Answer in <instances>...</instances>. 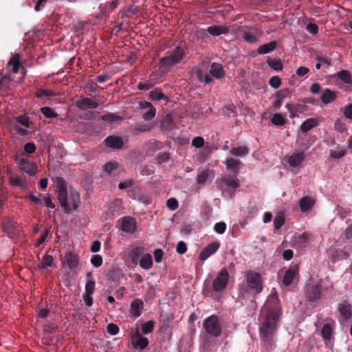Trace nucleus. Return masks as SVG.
Listing matches in <instances>:
<instances>
[{
  "label": "nucleus",
  "instance_id": "11",
  "mask_svg": "<svg viewBox=\"0 0 352 352\" xmlns=\"http://www.w3.org/2000/svg\"><path fill=\"white\" fill-rule=\"evenodd\" d=\"M220 246L217 241L212 242L206 245L199 254V258L201 261L207 259L212 254H214Z\"/></svg>",
  "mask_w": 352,
  "mask_h": 352
},
{
  "label": "nucleus",
  "instance_id": "56",
  "mask_svg": "<svg viewBox=\"0 0 352 352\" xmlns=\"http://www.w3.org/2000/svg\"><path fill=\"white\" fill-rule=\"evenodd\" d=\"M281 80L278 76H274L270 78L269 80L270 85L274 88L277 89L280 85Z\"/></svg>",
  "mask_w": 352,
  "mask_h": 352
},
{
  "label": "nucleus",
  "instance_id": "54",
  "mask_svg": "<svg viewBox=\"0 0 352 352\" xmlns=\"http://www.w3.org/2000/svg\"><path fill=\"white\" fill-rule=\"evenodd\" d=\"M91 263L95 267H100L102 263V257L99 254L93 255L91 258Z\"/></svg>",
  "mask_w": 352,
  "mask_h": 352
},
{
  "label": "nucleus",
  "instance_id": "3",
  "mask_svg": "<svg viewBox=\"0 0 352 352\" xmlns=\"http://www.w3.org/2000/svg\"><path fill=\"white\" fill-rule=\"evenodd\" d=\"M185 50L181 46H177L166 52L165 56L160 59V67L168 72L175 65L182 63L185 57Z\"/></svg>",
  "mask_w": 352,
  "mask_h": 352
},
{
  "label": "nucleus",
  "instance_id": "60",
  "mask_svg": "<svg viewBox=\"0 0 352 352\" xmlns=\"http://www.w3.org/2000/svg\"><path fill=\"white\" fill-rule=\"evenodd\" d=\"M107 332L112 336H115L118 333L119 327L114 323H110L107 325Z\"/></svg>",
  "mask_w": 352,
  "mask_h": 352
},
{
  "label": "nucleus",
  "instance_id": "8",
  "mask_svg": "<svg viewBox=\"0 0 352 352\" xmlns=\"http://www.w3.org/2000/svg\"><path fill=\"white\" fill-rule=\"evenodd\" d=\"M75 105L80 110L85 111L87 109H94L99 107L100 102L98 100L92 99L87 97H81L78 100Z\"/></svg>",
  "mask_w": 352,
  "mask_h": 352
},
{
  "label": "nucleus",
  "instance_id": "28",
  "mask_svg": "<svg viewBox=\"0 0 352 352\" xmlns=\"http://www.w3.org/2000/svg\"><path fill=\"white\" fill-rule=\"evenodd\" d=\"M277 47V42L272 41L270 43L261 45L257 49V53L258 54H265L274 51Z\"/></svg>",
  "mask_w": 352,
  "mask_h": 352
},
{
  "label": "nucleus",
  "instance_id": "36",
  "mask_svg": "<svg viewBox=\"0 0 352 352\" xmlns=\"http://www.w3.org/2000/svg\"><path fill=\"white\" fill-rule=\"evenodd\" d=\"M337 76L338 78L342 80L346 84L352 83V78L349 71L342 70L338 72Z\"/></svg>",
  "mask_w": 352,
  "mask_h": 352
},
{
  "label": "nucleus",
  "instance_id": "64",
  "mask_svg": "<svg viewBox=\"0 0 352 352\" xmlns=\"http://www.w3.org/2000/svg\"><path fill=\"white\" fill-rule=\"evenodd\" d=\"M177 252L183 254L187 251V246L184 241H179L176 247Z\"/></svg>",
  "mask_w": 352,
  "mask_h": 352
},
{
  "label": "nucleus",
  "instance_id": "51",
  "mask_svg": "<svg viewBox=\"0 0 352 352\" xmlns=\"http://www.w3.org/2000/svg\"><path fill=\"white\" fill-rule=\"evenodd\" d=\"M156 114V109L155 107H151L148 111L142 115V118L146 121L151 120L154 118Z\"/></svg>",
  "mask_w": 352,
  "mask_h": 352
},
{
  "label": "nucleus",
  "instance_id": "59",
  "mask_svg": "<svg viewBox=\"0 0 352 352\" xmlns=\"http://www.w3.org/2000/svg\"><path fill=\"white\" fill-rule=\"evenodd\" d=\"M215 232L218 234H223L226 230V224L224 222H218L214 225Z\"/></svg>",
  "mask_w": 352,
  "mask_h": 352
},
{
  "label": "nucleus",
  "instance_id": "12",
  "mask_svg": "<svg viewBox=\"0 0 352 352\" xmlns=\"http://www.w3.org/2000/svg\"><path fill=\"white\" fill-rule=\"evenodd\" d=\"M122 230L126 233H134L136 230V221L131 217H124L122 222Z\"/></svg>",
  "mask_w": 352,
  "mask_h": 352
},
{
  "label": "nucleus",
  "instance_id": "48",
  "mask_svg": "<svg viewBox=\"0 0 352 352\" xmlns=\"http://www.w3.org/2000/svg\"><path fill=\"white\" fill-rule=\"evenodd\" d=\"M11 78L10 76L6 75L0 79V89L6 91L9 89Z\"/></svg>",
  "mask_w": 352,
  "mask_h": 352
},
{
  "label": "nucleus",
  "instance_id": "61",
  "mask_svg": "<svg viewBox=\"0 0 352 352\" xmlns=\"http://www.w3.org/2000/svg\"><path fill=\"white\" fill-rule=\"evenodd\" d=\"M169 158H170V155L168 153H166V152L160 153L157 155V163L162 164V163L167 162L169 160Z\"/></svg>",
  "mask_w": 352,
  "mask_h": 352
},
{
  "label": "nucleus",
  "instance_id": "4",
  "mask_svg": "<svg viewBox=\"0 0 352 352\" xmlns=\"http://www.w3.org/2000/svg\"><path fill=\"white\" fill-rule=\"evenodd\" d=\"M216 184L219 189L223 192L226 188L236 190L240 186V182L236 175H226L221 179H217Z\"/></svg>",
  "mask_w": 352,
  "mask_h": 352
},
{
  "label": "nucleus",
  "instance_id": "22",
  "mask_svg": "<svg viewBox=\"0 0 352 352\" xmlns=\"http://www.w3.org/2000/svg\"><path fill=\"white\" fill-rule=\"evenodd\" d=\"M351 308V305L349 304L347 301H344L342 303L339 304L338 311L343 319L349 320L351 318L352 316Z\"/></svg>",
  "mask_w": 352,
  "mask_h": 352
},
{
  "label": "nucleus",
  "instance_id": "50",
  "mask_svg": "<svg viewBox=\"0 0 352 352\" xmlns=\"http://www.w3.org/2000/svg\"><path fill=\"white\" fill-rule=\"evenodd\" d=\"M155 322L153 320H149L142 325V332L144 334L151 333L154 329Z\"/></svg>",
  "mask_w": 352,
  "mask_h": 352
},
{
  "label": "nucleus",
  "instance_id": "35",
  "mask_svg": "<svg viewBox=\"0 0 352 352\" xmlns=\"http://www.w3.org/2000/svg\"><path fill=\"white\" fill-rule=\"evenodd\" d=\"M230 153L233 155L242 157L246 155L249 153V150L247 146L233 147Z\"/></svg>",
  "mask_w": 352,
  "mask_h": 352
},
{
  "label": "nucleus",
  "instance_id": "42",
  "mask_svg": "<svg viewBox=\"0 0 352 352\" xmlns=\"http://www.w3.org/2000/svg\"><path fill=\"white\" fill-rule=\"evenodd\" d=\"M210 75V74H203L200 69L197 72V77L199 81L204 82L206 84H209L212 80Z\"/></svg>",
  "mask_w": 352,
  "mask_h": 352
},
{
  "label": "nucleus",
  "instance_id": "62",
  "mask_svg": "<svg viewBox=\"0 0 352 352\" xmlns=\"http://www.w3.org/2000/svg\"><path fill=\"white\" fill-rule=\"evenodd\" d=\"M204 144V140L202 137H195L192 140V145L196 148H201Z\"/></svg>",
  "mask_w": 352,
  "mask_h": 352
},
{
  "label": "nucleus",
  "instance_id": "38",
  "mask_svg": "<svg viewBox=\"0 0 352 352\" xmlns=\"http://www.w3.org/2000/svg\"><path fill=\"white\" fill-rule=\"evenodd\" d=\"M285 222V219L283 213H279L277 215H276L274 220V226L275 230H279L284 225Z\"/></svg>",
  "mask_w": 352,
  "mask_h": 352
},
{
  "label": "nucleus",
  "instance_id": "46",
  "mask_svg": "<svg viewBox=\"0 0 352 352\" xmlns=\"http://www.w3.org/2000/svg\"><path fill=\"white\" fill-rule=\"evenodd\" d=\"M267 63L271 68L276 71H280L283 69V64L279 60L269 59Z\"/></svg>",
  "mask_w": 352,
  "mask_h": 352
},
{
  "label": "nucleus",
  "instance_id": "58",
  "mask_svg": "<svg viewBox=\"0 0 352 352\" xmlns=\"http://www.w3.org/2000/svg\"><path fill=\"white\" fill-rule=\"evenodd\" d=\"M36 145L33 142L25 144L23 148L24 151L28 154L34 153L36 151Z\"/></svg>",
  "mask_w": 352,
  "mask_h": 352
},
{
  "label": "nucleus",
  "instance_id": "16",
  "mask_svg": "<svg viewBox=\"0 0 352 352\" xmlns=\"http://www.w3.org/2000/svg\"><path fill=\"white\" fill-rule=\"evenodd\" d=\"M224 164L226 166V168L234 173L235 175L238 174L240 171V165L241 164V162L234 157H228Z\"/></svg>",
  "mask_w": 352,
  "mask_h": 352
},
{
  "label": "nucleus",
  "instance_id": "53",
  "mask_svg": "<svg viewBox=\"0 0 352 352\" xmlns=\"http://www.w3.org/2000/svg\"><path fill=\"white\" fill-rule=\"evenodd\" d=\"M119 164L117 162H109L104 165L103 168L105 172L110 174L113 170H116Z\"/></svg>",
  "mask_w": 352,
  "mask_h": 352
},
{
  "label": "nucleus",
  "instance_id": "41",
  "mask_svg": "<svg viewBox=\"0 0 352 352\" xmlns=\"http://www.w3.org/2000/svg\"><path fill=\"white\" fill-rule=\"evenodd\" d=\"M10 182L13 186L20 187L22 189H25L27 187L25 182L19 177H11Z\"/></svg>",
  "mask_w": 352,
  "mask_h": 352
},
{
  "label": "nucleus",
  "instance_id": "43",
  "mask_svg": "<svg viewBox=\"0 0 352 352\" xmlns=\"http://www.w3.org/2000/svg\"><path fill=\"white\" fill-rule=\"evenodd\" d=\"M321 334L324 339L330 340L332 334V329L329 324H325L322 328Z\"/></svg>",
  "mask_w": 352,
  "mask_h": 352
},
{
  "label": "nucleus",
  "instance_id": "31",
  "mask_svg": "<svg viewBox=\"0 0 352 352\" xmlns=\"http://www.w3.org/2000/svg\"><path fill=\"white\" fill-rule=\"evenodd\" d=\"M140 266L144 270H149L153 266V258L149 253H146L138 262Z\"/></svg>",
  "mask_w": 352,
  "mask_h": 352
},
{
  "label": "nucleus",
  "instance_id": "21",
  "mask_svg": "<svg viewBox=\"0 0 352 352\" xmlns=\"http://www.w3.org/2000/svg\"><path fill=\"white\" fill-rule=\"evenodd\" d=\"M229 274L226 269H222L216 278L214 280L212 286H227Z\"/></svg>",
  "mask_w": 352,
  "mask_h": 352
},
{
  "label": "nucleus",
  "instance_id": "40",
  "mask_svg": "<svg viewBox=\"0 0 352 352\" xmlns=\"http://www.w3.org/2000/svg\"><path fill=\"white\" fill-rule=\"evenodd\" d=\"M56 94L52 91L43 89H38L35 92V96L38 98H43L44 97L54 96Z\"/></svg>",
  "mask_w": 352,
  "mask_h": 352
},
{
  "label": "nucleus",
  "instance_id": "33",
  "mask_svg": "<svg viewBox=\"0 0 352 352\" xmlns=\"http://www.w3.org/2000/svg\"><path fill=\"white\" fill-rule=\"evenodd\" d=\"M95 287H85L86 292L82 296V299L85 302V305L90 307L93 305V298L91 295L94 292Z\"/></svg>",
  "mask_w": 352,
  "mask_h": 352
},
{
  "label": "nucleus",
  "instance_id": "10",
  "mask_svg": "<svg viewBox=\"0 0 352 352\" xmlns=\"http://www.w3.org/2000/svg\"><path fill=\"white\" fill-rule=\"evenodd\" d=\"M132 344L134 348L144 349L148 344V340L140 334L139 328L137 327L136 331L131 338Z\"/></svg>",
  "mask_w": 352,
  "mask_h": 352
},
{
  "label": "nucleus",
  "instance_id": "7",
  "mask_svg": "<svg viewBox=\"0 0 352 352\" xmlns=\"http://www.w3.org/2000/svg\"><path fill=\"white\" fill-rule=\"evenodd\" d=\"M19 166L23 172L31 176L36 174L38 168L37 165L31 161L29 157H21L19 160Z\"/></svg>",
  "mask_w": 352,
  "mask_h": 352
},
{
  "label": "nucleus",
  "instance_id": "52",
  "mask_svg": "<svg viewBox=\"0 0 352 352\" xmlns=\"http://www.w3.org/2000/svg\"><path fill=\"white\" fill-rule=\"evenodd\" d=\"M316 59L326 68H329L332 65L331 60L324 56H317Z\"/></svg>",
  "mask_w": 352,
  "mask_h": 352
},
{
  "label": "nucleus",
  "instance_id": "57",
  "mask_svg": "<svg viewBox=\"0 0 352 352\" xmlns=\"http://www.w3.org/2000/svg\"><path fill=\"white\" fill-rule=\"evenodd\" d=\"M178 201L175 198H170L166 201V206L171 210H175L178 208Z\"/></svg>",
  "mask_w": 352,
  "mask_h": 352
},
{
  "label": "nucleus",
  "instance_id": "26",
  "mask_svg": "<svg viewBox=\"0 0 352 352\" xmlns=\"http://www.w3.org/2000/svg\"><path fill=\"white\" fill-rule=\"evenodd\" d=\"M306 297L309 301H316L320 298L321 291L320 287H306Z\"/></svg>",
  "mask_w": 352,
  "mask_h": 352
},
{
  "label": "nucleus",
  "instance_id": "30",
  "mask_svg": "<svg viewBox=\"0 0 352 352\" xmlns=\"http://www.w3.org/2000/svg\"><path fill=\"white\" fill-rule=\"evenodd\" d=\"M224 287H204L203 294L206 296H210L214 299H219L218 293L221 292Z\"/></svg>",
  "mask_w": 352,
  "mask_h": 352
},
{
  "label": "nucleus",
  "instance_id": "15",
  "mask_svg": "<svg viewBox=\"0 0 352 352\" xmlns=\"http://www.w3.org/2000/svg\"><path fill=\"white\" fill-rule=\"evenodd\" d=\"M64 262L67 263L69 268L72 270V271H74L76 270L78 263H79V258L78 256L74 253L72 252H68L66 253L64 256Z\"/></svg>",
  "mask_w": 352,
  "mask_h": 352
},
{
  "label": "nucleus",
  "instance_id": "9",
  "mask_svg": "<svg viewBox=\"0 0 352 352\" xmlns=\"http://www.w3.org/2000/svg\"><path fill=\"white\" fill-rule=\"evenodd\" d=\"M263 287H240L239 298L253 302L255 294L260 293Z\"/></svg>",
  "mask_w": 352,
  "mask_h": 352
},
{
  "label": "nucleus",
  "instance_id": "14",
  "mask_svg": "<svg viewBox=\"0 0 352 352\" xmlns=\"http://www.w3.org/2000/svg\"><path fill=\"white\" fill-rule=\"evenodd\" d=\"M314 204L315 199L310 196H304L299 201V207L302 212L311 210Z\"/></svg>",
  "mask_w": 352,
  "mask_h": 352
},
{
  "label": "nucleus",
  "instance_id": "17",
  "mask_svg": "<svg viewBox=\"0 0 352 352\" xmlns=\"http://www.w3.org/2000/svg\"><path fill=\"white\" fill-rule=\"evenodd\" d=\"M146 253L145 249L143 247L136 246L133 248L130 254L132 263L137 265L141 258H142Z\"/></svg>",
  "mask_w": 352,
  "mask_h": 352
},
{
  "label": "nucleus",
  "instance_id": "34",
  "mask_svg": "<svg viewBox=\"0 0 352 352\" xmlns=\"http://www.w3.org/2000/svg\"><path fill=\"white\" fill-rule=\"evenodd\" d=\"M149 98L152 100H160L167 99L166 96L164 94L160 89L156 88L149 93Z\"/></svg>",
  "mask_w": 352,
  "mask_h": 352
},
{
  "label": "nucleus",
  "instance_id": "6",
  "mask_svg": "<svg viewBox=\"0 0 352 352\" xmlns=\"http://www.w3.org/2000/svg\"><path fill=\"white\" fill-rule=\"evenodd\" d=\"M242 32V38L248 43H255L258 42L263 34L259 28L253 26L243 27Z\"/></svg>",
  "mask_w": 352,
  "mask_h": 352
},
{
  "label": "nucleus",
  "instance_id": "45",
  "mask_svg": "<svg viewBox=\"0 0 352 352\" xmlns=\"http://www.w3.org/2000/svg\"><path fill=\"white\" fill-rule=\"evenodd\" d=\"M209 175H210V170H203L202 172H201V173H199L197 175V183L198 184H204L207 182V180L209 177Z\"/></svg>",
  "mask_w": 352,
  "mask_h": 352
},
{
  "label": "nucleus",
  "instance_id": "37",
  "mask_svg": "<svg viewBox=\"0 0 352 352\" xmlns=\"http://www.w3.org/2000/svg\"><path fill=\"white\" fill-rule=\"evenodd\" d=\"M272 122L276 126H283L286 123V119L279 113L273 115Z\"/></svg>",
  "mask_w": 352,
  "mask_h": 352
},
{
  "label": "nucleus",
  "instance_id": "5",
  "mask_svg": "<svg viewBox=\"0 0 352 352\" xmlns=\"http://www.w3.org/2000/svg\"><path fill=\"white\" fill-rule=\"evenodd\" d=\"M204 328L210 336L218 337L221 333V327L218 321V318L215 315L210 316L204 322Z\"/></svg>",
  "mask_w": 352,
  "mask_h": 352
},
{
  "label": "nucleus",
  "instance_id": "1",
  "mask_svg": "<svg viewBox=\"0 0 352 352\" xmlns=\"http://www.w3.org/2000/svg\"><path fill=\"white\" fill-rule=\"evenodd\" d=\"M264 309L266 314L260 327V333L262 340L267 342L274 335L282 314L276 292L274 291L271 294L265 304Z\"/></svg>",
  "mask_w": 352,
  "mask_h": 352
},
{
  "label": "nucleus",
  "instance_id": "25",
  "mask_svg": "<svg viewBox=\"0 0 352 352\" xmlns=\"http://www.w3.org/2000/svg\"><path fill=\"white\" fill-rule=\"evenodd\" d=\"M206 31L213 36H217L221 34H226L229 32L228 28L221 25H211L207 28Z\"/></svg>",
  "mask_w": 352,
  "mask_h": 352
},
{
  "label": "nucleus",
  "instance_id": "39",
  "mask_svg": "<svg viewBox=\"0 0 352 352\" xmlns=\"http://www.w3.org/2000/svg\"><path fill=\"white\" fill-rule=\"evenodd\" d=\"M40 111L47 118H54L58 116V114L52 108L48 107H41Z\"/></svg>",
  "mask_w": 352,
  "mask_h": 352
},
{
  "label": "nucleus",
  "instance_id": "24",
  "mask_svg": "<svg viewBox=\"0 0 352 352\" xmlns=\"http://www.w3.org/2000/svg\"><path fill=\"white\" fill-rule=\"evenodd\" d=\"M143 302L140 299H135L131 303L130 314L134 317L137 318L140 316V309H143Z\"/></svg>",
  "mask_w": 352,
  "mask_h": 352
},
{
  "label": "nucleus",
  "instance_id": "55",
  "mask_svg": "<svg viewBox=\"0 0 352 352\" xmlns=\"http://www.w3.org/2000/svg\"><path fill=\"white\" fill-rule=\"evenodd\" d=\"M346 154V151L344 149L335 150L331 151V157L333 159L338 160L344 157Z\"/></svg>",
  "mask_w": 352,
  "mask_h": 352
},
{
  "label": "nucleus",
  "instance_id": "19",
  "mask_svg": "<svg viewBox=\"0 0 352 352\" xmlns=\"http://www.w3.org/2000/svg\"><path fill=\"white\" fill-rule=\"evenodd\" d=\"M106 145L113 149H120L123 146L122 138L116 135H109L104 140Z\"/></svg>",
  "mask_w": 352,
  "mask_h": 352
},
{
  "label": "nucleus",
  "instance_id": "20",
  "mask_svg": "<svg viewBox=\"0 0 352 352\" xmlns=\"http://www.w3.org/2000/svg\"><path fill=\"white\" fill-rule=\"evenodd\" d=\"M305 155L303 152L292 153L288 157V163L292 167H298L304 161Z\"/></svg>",
  "mask_w": 352,
  "mask_h": 352
},
{
  "label": "nucleus",
  "instance_id": "2",
  "mask_svg": "<svg viewBox=\"0 0 352 352\" xmlns=\"http://www.w3.org/2000/svg\"><path fill=\"white\" fill-rule=\"evenodd\" d=\"M58 199L60 206L63 208L64 212L69 213L72 208L76 210L80 203V194L76 190H71L69 195L67 193L64 180L58 178Z\"/></svg>",
  "mask_w": 352,
  "mask_h": 352
},
{
  "label": "nucleus",
  "instance_id": "47",
  "mask_svg": "<svg viewBox=\"0 0 352 352\" xmlns=\"http://www.w3.org/2000/svg\"><path fill=\"white\" fill-rule=\"evenodd\" d=\"M102 120H104V121H107L110 123H113V122H115L118 120H121V117L119 116H117L114 113H108L105 115H103L102 117H101Z\"/></svg>",
  "mask_w": 352,
  "mask_h": 352
},
{
  "label": "nucleus",
  "instance_id": "27",
  "mask_svg": "<svg viewBox=\"0 0 352 352\" xmlns=\"http://www.w3.org/2000/svg\"><path fill=\"white\" fill-rule=\"evenodd\" d=\"M210 74L214 78L217 79L221 78L224 74V70L222 65L219 63H213L211 65Z\"/></svg>",
  "mask_w": 352,
  "mask_h": 352
},
{
  "label": "nucleus",
  "instance_id": "23",
  "mask_svg": "<svg viewBox=\"0 0 352 352\" xmlns=\"http://www.w3.org/2000/svg\"><path fill=\"white\" fill-rule=\"evenodd\" d=\"M337 94L338 92L336 91L325 89L322 91L320 98L324 104H327L336 99Z\"/></svg>",
  "mask_w": 352,
  "mask_h": 352
},
{
  "label": "nucleus",
  "instance_id": "29",
  "mask_svg": "<svg viewBox=\"0 0 352 352\" xmlns=\"http://www.w3.org/2000/svg\"><path fill=\"white\" fill-rule=\"evenodd\" d=\"M285 107L289 112V117L291 118L296 117L298 113H302L305 109V107L302 104H293L290 103L287 104Z\"/></svg>",
  "mask_w": 352,
  "mask_h": 352
},
{
  "label": "nucleus",
  "instance_id": "18",
  "mask_svg": "<svg viewBox=\"0 0 352 352\" xmlns=\"http://www.w3.org/2000/svg\"><path fill=\"white\" fill-rule=\"evenodd\" d=\"M245 278L248 283L252 286H262V278L259 273L249 271L247 272Z\"/></svg>",
  "mask_w": 352,
  "mask_h": 352
},
{
  "label": "nucleus",
  "instance_id": "13",
  "mask_svg": "<svg viewBox=\"0 0 352 352\" xmlns=\"http://www.w3.org/2000/svg\"><path fill=\"white\" fill-rule=\"evenodd\" d=\"M299 267L298 265H293L289 270H287L283 276V283L285 286H289L292 284L293 280L298 274Z\"/></svg>",
  "mask_w": 352,
  "mask_h": 352
},
{
  "label": "nucleus",
  "instance_id": "32",
  "mask_svg": "<svg viewBox=\"0 0 352 352\" xmlns=\"http://www.w3.org/2000/svg\"><path fill=\"white\" fill-rule=\"evenodd\" d=\"M318 122L315 118H309L303 122L300 126V129L303 133L308 132L312 128L316 126Z\"/></svg>",
  "mask_w": 352,
  "mask_h": 352
},
{
  "label": "nucleus",
  "instance_id": "44",
  "mask_svg": "<svg viewBox=\"0 0 352 352\" xmlns=\"http://www.w3.org/2000/svg\"><path fill=\"white\" fill-rule=\"evenodd\" d=\"M258 212V208L256 206H250L244 211V215L248 219H252Z\"/></svg>",
  "mask_w": 352,
  "mask_h": 352
},
{
  "label": "nucleus",
  "instance_id": "49",
  "mask_svg": "<svg viewBox=\"0 0 352 352\" xmlns=\"http://www.w3.org/2000/svg\"><path fill=\"white\" fill-rule=\"evenodd\" d=\"M54 258L52 256L49 254H45L41 261V267L43 268H47L48 267H50L53 265Z\"/></svg>",
  "mask_w": 352,
  "mask_h": 352
},
{
  "label": "nucleus",
  "instance_id": "63",
  "mask_svg": "<svg viewBox=\"0 0 352 352\" xmlns=\"http://www.w3.org/2000/svg\"><path fill=\"white\" fill-rule=\"evenodd\" d=\"M153 85L151 82L146 80L144 82H140L138 85V88L140 90L146 91L151 89Z\"/></svg>",
  "mask_w": 352,
  "mask_h": 352
}]
</instances>
